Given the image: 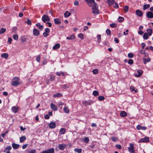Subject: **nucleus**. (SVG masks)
<instances>
[{"label": "nucleus", "mask_w": 153, "mask_h": 153, "mask_svg": "<svg viewBox=\"0 0 153 153\" xmlns=\"http://www.w3.org/2000/svg\"><path fill=\"white\" fill-rule=\"evenodd\" d=\"M33 34L34 36H38L39 35L40 32L38 30L34 28L33 31Z\"/></svg>", "instance_id": "9"}, {"label": "nucleus", "mask_w": 153, "mask_h": 153, "mask_svg": "<svg viewBox=\"0 0 153 153\" xmlns=\"http://www.w3.org/2000/svg\"><path fill=\"white\" fill-rule=\"evenodd\" d=\"M130 89L131 91H134L135 93L137 92L138 91V90L137 89L135 90L134 87L133 86H131Z\"/></svg>", "instance_id": "33"}, {"label": "nucleus", "mask_w": 153, "mask_h": 153, "mask_svg": "<svg viewBox=\"0 0 153 153\" xmlns=\"http://www.w3.org/2000/svg\"><path fill=\"white\" fill-rule=\"evenodd\" d=\"M78 37L81 38V39H83L84 37L83 34L82 33H80L78 35Z\"/></svg>", "instance_id": "43"}, {"label": "nucleus", "mask_w": 153, "mask_h": 153, "mask_svg": "<svg viewBox=\"0 0 153 153\" xmlns=\"http://www.w3.org/2000/svg\"><path fill=\"white\" fill-rule=\"evenodd\" d=\"M116 146L117 148L119 149H120L121 148V146L120 145L117 144L116 145Z\"/></svg>", "instance_id": "63"}, {"label": "nucleus", "mask_w": 153, "mask_h": 153, "mask_svg": "<svg viewBox=\"0 0 153 153\" xmlns=\"http://www.w3.org/2000/svg\"><path fill=\"white\" fill-rule=\"evenodd\" d=\"M106 2L108 3L109 6H111L112 4H114L115 2L114 0H107Z\"/></svg>", "instance_id": "18"}, {"label": "nucleus", "mask_w": 153, "mask_h": 153, "mask_svg": "<svg viewBox=\"0 0 153 153\" xmlns=\"http://www.w3.org/2000/svg\"><path fill=\"white\" fill-rule=\"evenodd\" d=\"M134 55L132 53H129L128 54V56L129 58H131L133 57Z\"/></svg>", "instance_id": "55"}, {"label": "nucleus", "mask_w": 153, "mask_h": 153, "mask_svg": "<svg viewBox=\"0 0 153 153\" xmlns=\"http://www.w3.org/2000/svg\"><path fill=\"white\" fill-rule=\"evenodd\" d=\"M136 14L139 17L142 16L143 14L142 11L140 10H137L136 11Z\"/></svg>", "instance_id": "8"}, {"label": "nucleus", "mask_w": 153, "mask_h": 153, "mask_svg": "<svg viewBox=\"0 0 153 153\" xmlns=\"http://www.w3.org/2000/svg\"><path fill=\"white\" fill-rule=\"evenodd\" d=\"M119 22H121L124 20V18L123 17H119L118 19Z\"/></svg>", "instance_id": "39"}, {"label": "nucleus", "mask_w": 153, "mask_h": 153, "mask_svg": "<svg viewBox=\"0 0 153 153\" xmlns=\"http://www.w3.org/2000/svg\"><path fill=\"white\" fill-rule=\"evenodd\" d=\"M66 146V145L64 144H59L58 146V148L60 150H63Z\"/></svg>", "instance_id": "13"}, {"label": "nucleus", "mask_w": 153, "mask_h": 153, "mask_svg": "<svg viewBox=\"0 0 153 153\" xmlns=\"http://www.w3.org/2000/svg\"><path fill=\"white\" fill-rule=\"evenodd\" d=\"M82 103L85 106H86L88 105V101H83L82 102Z\"/></svg>", "instance_id": "49"}, {"label": "nucleus", "mask_w": 153, "mask_h": 153, "mask_svg": "<svg viewBox=\"0 0 153 153\" xmlns=\"http://www.w3.org/2000/svg\"><path fill=\"white\" fill-rule=\"evenodd\" d=\"M65 128H61L59 131V133L61 134H63L65 132Z\"/></svg>", "instance_id": "28"}, {"label": "nucleus", "mask_w": 153, "mask_h": 153, "mask_svg": "<svg viewBox=\"0 0 153 153\" xmlns=\"http://www.w3.org/2000/svg\"><path fill=\"white\" fill-rule=\"evenodd\" d=\"M62 94L59 93H57L56 94H54L53 95V96L54 97H62Z\"/></svg>", "instance_id": "36"}, {"label": "nucleus", "mask_w": 153, "mask_h": 153, "mask_svg": "<svg viewBox=\"0 0 153 153\" xmlns=\"http://www.w3.org/2000/svg\"><path fill=\"white\" fill-rule=\"evenodd\" d=\"M74 151L78 153H81L82 152V150L81 149H74Z\"/></svg>", "instance_id": "32"}, {"label": "nucleus", "mask_w": 153, "mask_h": 153, "mask_svg": "<svg viewBox=\"0 0 153 153\" xmlns=\"http://www.w3.org/2000/svg\"><path fill=\"white\" fill-rule=\"evenodd\" d=\"M54 79L55 77L53 75H51L50 76V80L52 81L54 80Z\"/></svg>", "instance_id": "46"}, {"label": "nucleus", "mask_w": 153, "mask_h": 153, "mask_svg": "<svg viewBox=\"0 0 153 153\" xmlns=\"http://www.w3.org/2000/svg\"><path fill=\"white\" fill-rule=\"evenodd\" d=\"M128 9H129V8H128V6H125L124 7V11L125 12H127L128 10Z\"/></svg>", "instance_id": "45"}, {"label": "nucleus", "mask_w": 153, "mask_h": 153, "mask_svg": "<svg viewBox=\"0 0 153 153\" xmlns=\"http://www.w3.org/2000/svg\"><path fill=\"white\" fill-rule=\"evenodd\" d=\"M98 99L100 101H102L104 99V97L103 96H99Z\"/></svg>", "instance_id": "41"}, {"label": "nucleus", "mask_w": 153, "mask_h": 153, "mask_svg": "<svg viewBox=\"0 0 153 153\" xmlns=\"http://www.w3.org/2000/svg\"><path fill=\"white\" fill-rule=\"evenodd\" d=\"M113 4V7L116 8H117L119 7V5L117 3L115 2Z\"/></svg>", "instance_id": "42"}, {"label": "nucleus", "mask_w": 153, "mask_h": 153, "mask_svg": "<svg viewBox=\"0 0 153 153\" xmlns=\"http://www.w3.org/2000/svg\"><path fill=\"white\" fill-rule=\"evenodd\" d=\"M12 40V39L11 37H8V40L7 41L8 43L9 44H11Z\"/></svg>", "instance_id": "53"}, {"label": "nucleus", "mask_w": 153, "mask_h": 153, "mask_svg": "<svg viewBox=\"0 0 153 153\" xmlns=\"http://www.w3.org/2000/svg\"><path fill=\"white\" fill-rule=\"evenodd\" d=\"M128 149L130 153H134V145L132 143H130V146L128 148Z\"/></svg>", "instance_id": "5"}, {"label": "nucleus", "mask_w": 153, "mask_h": 153, "mask_svg": "<svg viewBox=\"0 0 153 153\" xmlns=\"http://www.w3.org/2000/svg\"><path fill=\"white\" fill-rule=\"evenodd\" d=\"M27 23L28 25H30L32 24L31 21L29 19H27Z\"/></svg>", "instance_id": "52"}, {"label": "nucleus", "mask_w": 153, "mask_h": 153, "mask_svg": "<svg viewBox=\"0 0 153 153\" xmlns=\"http://www.w3.org/2000/svg\"><path fill=\"white\" fill-rule=\"evenodd\" d=\"M21 40L23 42L26 41V38L25 36H22L21 37Z\"/></svg>", "instance_id": "48"}, {"label": "nucleus", "mask_w": 153, "mask_h": 153, "mask_svg": "<svg viewBox=\"0 0 153 153\" xmlns=\"http://www.w3.org/2000/svg\"><path fill=\"white\" fill-rule=\"evenodd\" d=\"M26 139L25 136H22L20 138V142L21 143H23Z\"/></svg>", "instance_id": "27"}, {"label": "nucleus", "mask_w": 153, "mask_h": 153, "mask_svg": "<svg viewBox=\"0 0 153 153\" xmlns=\"http://www.w3.org/2000/svg\"><path fill=\"white\" fill-rule=\"evenodd\" d=\"M110 26L111 27H117L116 24L115 23H112L110 24Z\"/></svg>", "instance_id": "47"}, {"label": "nucleus", "mask_w": 153, "mask_h": 153, "mask_svg": "<svg viewBox=\"0 0 153 153\" xmlns=\"http://www.w3.org/2000/svg\"><path fill=\"white\" fill-rule=\"evenodd\" d=\"M19 80L20 79L18 77H15L13 78L11 83V85L14 86H17L20 84Z\"/></svg>", "instance_id": "1"}, {"label": "nucleus", "mask_w": 153, "mask_h": 153, "mask_svg": "<svg viewBox=\"0 0 153 153\" xmlns=\"http://www.w3.org/2000/svg\"><path fill=\"white\" fill-rule=\"evenodd\" d=\"M106 32L107 35H110L111 34V31L109 29H107L106 31Z\"/></svg>", "instance_id": "51"}, {"label": "nucleus", "mask_w": 153, "mask_h": 153, "mask_svg": "<svg viewBox=\"0 0 153 153\" xmlns=\"http://www.w3.org/2000/svg\"><path fill=\"white\" fill-rule=\"evenodd\" d=\"M1 57L5 59H7L8 57V55L7 53H4L1 55Z\"/></svg>", "instance_id": "24"}, {"label": "nucleus", "mask_w": 153, "mask_h": 153, "mask_svg": "<svg viewBox=\"0 0 153 153\" xmlns=\"http://www.w3.org/2000/svg\"><path fill=\"white\" fill-rule=\"evenodd\" d=\"M49 125L50 128H53L55 127L56 123L54 122H51L49 123Z\"/></svg>", "instance_id": "16"}, {"label": "nucleus", "mask_w": 153, "mask_h": 153, "mask_svg": "<svg viewBox=\"0 0 153 153\" xmlns=\"http://www.w3.org/2000/svg\"><path fill=\"white\" fill-rule=\"evenodd\" d=\"M17 30V28L16 27H14L12 29V31L13 32H16Z\"/></svg>", "instance_id": "59"}, {"label": "nucleus", "mask_w": 153, "mask_h": 153, "mask_svg": "<svg viewBox=\"0 0 153 153\" xmlns=\"http://www.w3.org/2000/svg\"><path fill=\"white\" fill-rule=\"evenodd\" d=\"M143 72V71L142 70H139L137 71L138 74H135V76L138 77H140L141 76Z\"/></svg>", "instance_id": "11"}, {"label": "nucleus", "mask_w": 153, "mask_h": 153, "mask_svg": "<svg viewBox=\"0 0 153 153\" xmlns=\"http://www.w3.org/2000/svg\"><path fill=\"white\" fill-rule=\"evenodd\" d=\"M36 150L35 149H31L30 151L28 153H35L36 152Z\"/></svg>", "instance_id": "58"}, {"label": "nucleus", "mask_w": 153, "mask_h": 153, "mask_svg": "<svg viewBox=\"0 0 153 153\" xmlns=\"http://www.w3.org/2000/svg\"><path fill=\"white\" fill-rule=\"evenodd\" d=\"M88 5L90 7L96 3L94 0H84Z\"/></svg>", "instance_id": "4"}, {"label": "nucleus", "mask_w": 153, "mask_h": 153, "mask_svg": "<svg viewBox=\"0 0 153 153\" xmlns=\"http://www.w3.org/2000/svg\"><path fill=\"white\" fill-rule=\"evenodd\" d=\"M75 36L73 35H71L70 37H66V39H67L71 40L74 39Z\"/></svg>", "instance_id": "31"}, {"label": "nucleus", "mask_w": 153, "mask_h": 153, "mask_svg": "<svg viewBox=\"0 0 153 153\" xmlns=\"http://www.w3.org/2000/svg\"><path fill=\"white\" fill-rule=\"evenodd\" d=\"M120 115L122 117H125L127 115V114L125 111H123L120 113Z\"/></svg>", "instance_id": "22"}, {"label": "nucleus", "mask_w": 153, "mask_h": 153, "mask_svg": "<svg viewBox=\"0 0 153 153\" xmlns=\"http://www.w3.org/2000/svg\"><path fill=\"white\" fill-rule=\"evenodd\" d=\"M6 31V29L2 28L0 30V34L4 33Z\"/></svg>", "instance_id": "34"}, {"label": "nucleus", "mask_w": 153, "mask_h": 153, "mask_svg": "<svg viewBox=\"0 0 153 153\" xmlns=\"http://www.w3.org/2000/svg\"><path fill=\"white\" fill-rule=\"evenodd\" d=\"M12 146L14 149H17L19 148V145L13 143L12 144Z\"/></svg>", "instance_id": "20"}, {"label": "nucleus", "mask_w": 153, "mask_h": 153, "mask_svg": "<svg viewBox=\"0 0 153 153\" xmlns=\"http://www.w3.org/2000/svg\"><path fill=\"white\" fill-rule=\"evenodd\" d=\"M62 88H63L64 89H66L67 88H68L69 86L65 84L64 85H62L61 86Z\"/></svg>", "instance_id": "44"}, {"label": "nucleus", "mask_w": 153, "mask_h": 153, "mask_svg": "<svg viewBox=\"0 0 153 153\" xmlns=\"http://www.w3.org/2000/svg\"><path fill=\"white\" fill-rule=\"evenodd\" d=\"M71 15V13L68 11H66L64 13V16L65 17H68Z\"/></svg>", "instance_id": "23"}, {"label": "nucleus", "mask_w": 153, "mask_h": 153, "mask_svg": "<svg viewBox=\"0 0 153 153\" xmlns=\"http://www.w3.org/2000/svg\"><path fill=\"white\" fill-rule=\"evenodd\" d=\"M136 128L138 130H144L146 129V128L145 126H141L140 125H137V126Z\"/></svg>", "instance_id": "10"}, {"label": "nucleus", "mask_w": 153, "mask_h": 153, "mask_svg": "<svg viewBox=\"0 0 153 153\" xmlns=\"http://www.w3.org/2000/svg\"><path fill=\"white\" fill-rule=\"evenodd\" d=\"M92 13L95 15L98 14L99 13L98 7L96 3L93 5L92 7Z\"/></svg>", "instance_id": "2"}, {"label": "nucleus", "mask_w": 153, "mask_h": 153, "mask_svg": "<svg viewBox=\"0 0 153 153\" xmlns=\"http://www.w3.org/2000/svg\"><path fill=\"white\" fill-rule=\"evenodd\" d=\"M19 109V108L18 107H16L15 106H13L12 108V110L15 113L18 111Z\"/></svg>", "instance_id": "15"}, {"label": "nucleus", "mask_w": 153, "mask_h": 153, "mask_svg": "<svg viewBox=\"0 0 153 153\" xmlns=\"http://www.w3.org/2000/svg\"><path fill=\"white\" fill-rule=\"evenodd\" d=\"M89 140L88 137H84V141L86 143H87L89 142Z\"/></svg>", "instance_id": "54"}, {"label": "nucleus", "mask_w": 153, "mask_h": 153, "mask_svg": "<svg viewBox=\"0 0 153 153\" xmlns=\"http://www.w3.org/2000/svg\"><path fill=\"white\" fill-rule=\"evenodd\" d=\"M92 72L93 74H96L98 73V71L97 69H94L92 71Z\"/></svg>", "instance_id": "56"}, {"label": "nucleus", "mask_w": 153, "mask_h": 153, "mask_svg": "<svg viewBox=\"0 0 153 153\" xmlns=\"http://www.w3.org/2000/svg\"><path fill=\"white\" fill-rule=\"evenodd\" d=\"M45 32L43 33V35L44 37H46L48 35L50 30L49 28H47L45 29Z\"/></svg>", "instance_id": "7"}, {"label": "nucleus", "mask_w": 153, "mask_h": 153, "mask_svg": "<svg viewBox=\"0 0 153 153\" xmlns=\"http://www.w3.org/2000/svg\"><path fill=\"white\" fill-rule=\"evenodd\" d=\"M111 139L114 142L118 140L117 138L115 137H112Z\"/></svg>", "instance_id": "50"}, {"label": "nucleus", "mask_w": 153, "mask_h": 153, "mask_svg": "<svg viewBox=\"0 0 153 153\" xmlns=\"http://www.w3.org/2000/svg\"><path fill=\"white\" fill-rule=\"evenodd\" d=\"M42 20L44 23H46V22H48L50 20L49 17L46 15H44L42 16Z\"/></svg>", "instance_id": "3"}, {"label": "nucleus", "mask_w": 153, "mask_h": 153, "mask_svg": "<svg viewBox=\"0 0 153 153\" xmlns=\"http://www.w3.org/2000/svg\"><path fill=\"white\" fill-rule=\"evenodd\" d=\"M114 41L117 43H118L119 42V40L117 38H114Z\"/></svg>", "instance_id": "61"}, {"label": "nucleus", "mask_w": 153, "mask_h": 153, "mask_svg": "<svg viewBox=\"0 0 153 153\" xmlns=\"http://www.w3.org/2000/svg\"><path fill=\"white\" fill-rule=\"evenodd\" d=\"M150 5L148 4H144L143 5V10H145L150 7Z\"/></svg>", "instance_id": "30"}, {"label": "nucleus", "mask_w": 153, "mask_h": 153, "mask_svg": "<svg viewBox=\"0 0 153 153\" xmlns=\"http://www.w3.org/2000/svg\"><path fill=\"white\" fill-rule=\"evenodd\" d=\"M51 108L55 111H56L57 110V106L53 104V103H51Z\"/></svg>", "instance_id": "14"}, {"label": "nucleus", "mask_w": 153, "mask_h": 153, "mask_svg": "<svg viewBox=\"0 0 153 153\" xmlns=\"http://www.w3.org/2000/svg\"><path fill=\"white\" fill-rule=\"evenodd\" d=\"M36 25L39 27V28L41 30H42L43 28V27L42 25H40V23H37L36 24Z\"/></svg>", "instance_id": "21"}, {"label": "nucleus", "mask_w": 153, "mask_h": 153, "mask_svg": "<svg viewBox=\"0 0 153 153\" xmlns=\"http://www.w3.org/2000/svg\"><path fill=\"white\" fill-rule=\"evenodd\" d=\"M146 16L149 18H153V13L151 11H149L147 13Z\"/></svg>", "instance_id": "12"}, {"label": "nucleus", "mask_w": 153, "mask_h": 153, "mask_svg": "<svg viewBox=\"0 0 153 153\" xmlns=\"http://www.w3.org/2000/svg\"><path fill=\"white\" fill-rule=\"evenodd\" d=\"M60 44L59 43H57L55 44L53 47V50H56L58 48H59L60 47Z\"/></svg>", "instance_id": "19"}, {"label": "nucleus", "mask_w": 153, "mask_h": 153, "mask_svg": "<svg viewBox=\"0 0 153 153\" xmlns=\"http://www.w3.org/2000/svg\"><path fill=\"white\" fill-rule=\"evenodd\" d=\"M143 63L145 64H146L147 62H149L150 61V59L149 58L147 59L143 58Z\"/></svg>", "instance_id": "25"}, {"label": "nucleus", "mask_w": 153, "mask_h": 153, "mask_svg": "<svg viewBox=\"0 0 153 153\" xmlns=\"http://www.w3.org/2000/svg\"><path fill=\"white\" fill-rule=\"evenodd\" d=\"M40 56L39 55L36 58V60L37 62H39V61L40 60Z\"/></svg>", "instance_id": "60"}, {"label": "nucleus", "mask_w": 153, "mask_h": 153, "mask_svg": "<svg viewBox=\"0 0 153 153\" xmlns=\"http://www.w3.org/2000/svg\"><path fill=\"white\" fill-rule=\"evenodd\" d=\"M143 37L145 39H147L149 38L148 34L147 33H145L143 36Z\"/></svg>", "instance_id": "26"}, {"label": "nucleus", "mask_w": 153, "mask_h": 153, "mask_svg": "<svg viewBox=\"0 0 153 153\" xmlns=\"http://www.w3.org/2000/svg\"><path fill=\"white\" fill-rule=\"evenodd\" d=\"M149 141V137H146L140 139L138 141L139 143L143 142L146 143Z\"/></svg>", "instance_id": "6"}, {"label": "nucleus", "mask_w": 153, "mask_h": 153, "mask_svg": "<svg viewBox=\"0 0 153 153\" xmlns=\"http://www.w3.org/2000/svg\"><path fill=\"white\" fill-rule=\"evenodd\" d=\"M133 61L132 59H130L128 61V63L130 65H132L133 63Z\"/></svg>", "instance_id": "57"}, {"label": "nucleus", "mask_w": 153, "mask_h": 153, "mask_svg": "<svg viewBox=\"0 0 153 153\" xmlns=\"http://www.w3.org/2000/svg\"><path fill=\"white\" fill-rule=\"evenodd\" d=\"M97 41L98 43H99L100 42L101 40V35H98L97 36Z\"/></svg>", "instance_id": "35"}, {"label": "nucleus", "mask_w": 153, "mask_h": 153, "mask_svg": "<svg viewBox=\"0 0 153 153\" xmlns=\"http://www.w3.org/2000/svg\"><path fill=\"white\" fill-rule=\"evenodd\" d=\"M54 22L55 24L59 25L61 23L60 19L58 18L54 19Z\"/></svg>", "instance_id": "17"}, {"label": "nucleus", "mask_w": 153, "mask_h": 153, "mask_svg": "<svg viewBox=\"0 0 153 153\" xmlns=\"http://www.w3.org/2000/svg\"><path fill=\"white\" fill-rule=\"evenodd\" d=\"M64 110L65 113H68L69 112V109L68 108V107H65L64 108Z\"/></svg>", "instance_id": "29"}, {"label": "nucleus", "mask_w": 153, "mask_h": 153, "mask_svg": "<svg viewBox=\"0 0 153 153\" xmlns=\"http://www.w3.org/2000/svg\"><path fill=\"white\" fill-rule=\"evenodd\" d=\"M12 149V147L11 146H8L5 149V150L4 151V152H6V150H7V151H9L10 150Z\"/></svg>", "instance_id": "38"}, {"label": "nucleus", "mask_w": 153, "mask_h": 153, "mask_svg": "<svg viewBox=\"0 0 153 153\" xmlns=\"http://www.w3.org/2000/svg\"><path fill=\"white\" fill-rule=\"evenodd\" d=\"M93 94L95 96H98L99 95V92L96 91H94L93 92Z\"/></svg>", "instance_id": "37"}, {"label": "nucleus", "mask_w": 153, "mask_h": 153, "mask_svg": "<svg viewBox=\"0 0 153 153\" xmlns=\"http://www.w3.org/2000/svg\"><path fill=\"white\" fill-rule=\"evenodd\" d=\"M13 38L16 40H17L18 38V35L17 34L14 35L13 36Z\"/></svg>", "instance_id": "40"}, {"label": "nucleus", "mask_w": 153, "mask_h": 153, "mask_svg": "<svg viewBox=\"0 0 153 153\" xmlns=\"http://www.w3.org/2000/svg\"><path fill=\"white\" fill-rule=\"evenodd\" d=\"M27 144H25L24 145H23L22 146V149H25L27 147Z\"/></svg>", "instance_id": "64"}, {"label": "nucleus", "mask_w": 153, "mask_h": 153, "mask_svg": "<svg viewBox=\"0 0 153 153\" xmlns=\"http://www.w3.org/2000/svg\"><path fill=\"white\" fill-rule=\"evenodd\" d=\"M49 118H50V117H49V115L48 114H46L44 116V118H45V119H48Z\"/></svg>", "instance_id": "62"}]
</instances>
